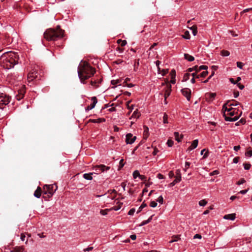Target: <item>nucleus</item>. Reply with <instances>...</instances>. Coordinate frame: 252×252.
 I'll use <instances>...</instances> for the list:
<instances>
[{"label":"nucleus","instance_id":"nucleus-37","mask_svg":"<svg viewBox=\"0 0 252 252\" xmlns=\"http://www.w3.org/2000/svg\"><path fill=\"white\" fill-rule=\"evenodd\" d=\"M208 68V66L206 65H201L199 67L198 69L196 70V72H199L201 70H206Z\"/></svg>","mask_w":252,"mask_h":252},{"label":"nucleus","instance_id":"nucleus-40","mask_svg":"<svg viewBox=\"0 0 252 252\" xmlns=\"http://www.w3.org/2000/svg\"><path fill=\"white\" fill-rule=\"evenodd\" d=\"M105 119L103 118L96 119V123H101L105 122Z\"/></svg>","mask_w":252,"mask_h":252},{"label":"nucleus","instance_id":"nucleus-14","mask_svg":"<svg viewBox=\"0 0 252 252\" xmlns=\"http://www.w3.org/2000/svg\"><path fill=\"white\" fill-rule=\"evenodd\" d=\"M25 91L24 89H21L18 91V94L16 95V98L17 100H20L23 98L25 94Z\"/></svg>","mask_w":252,"mask_h":252},{"label":"nucleus","instance_id":"nucleus-58","mask_svg":"<svg viewBox=\"0 0 252 252\" xmlns=\"http://www.w3.org/2000/svg\"><path fill=\"white\" fill-rule=\"evenodd\" d=\"M26 235L24 233H22L21 234V237L20 239L22 241H24L25 240Z\"/></svg>","mask_w":252,"mask_h":252},{"label":"nucleus","instance_id":"nucleus-42","mask_svg":"<svg viewBox=\"0 0 252 252\" xmlns=\"http://www.w3.org/2000/svg\"><path fill=\"white\" fill-rule=\"evenodd\" d=\"M157 201L160 204H162L163 202V197L161 195L159 196L157 199Z\"/></svg>","mask_w":252,"mask_h":252},{"label":"nucleus","instance_id":"nucleus-11","mask_svg":"<svg viewBox=\"0 0 252 252\" xmlns=\"http://www.w3.org/2000/svg\"><path fill=\"white\" fill-rule=\"evenodd\" d=\"M37 73V71L36 69H33L32 71H31L28 75V81L29 83H31L32 81H33L34 79H36V78L34 77L33 74Z\"/></svg>","mask_w":252,"mask_h":252},{"label":"nucleus","instance_id":"nucleus-31","mask_svg":"<svg viewBox=\"0 0 252 252\" xmlns=\"http://www.w3.org/2000/svg\"><path fill=\"white\" fill-rule=\"evenodd\" d=\"M190 29L192 31V33L194 35H196L197 33V27L196 26H193Z\"/></svg>","mask_w":252,"mask_h":252},{"label":"nucleus","instance_id":"nucleus-24","mask_svg":"<svg viewBox=\"0 0 252 252\" xmlns=\"http://www.w3.org/2000/svg\"><path fill=\"white\" fill-rule=\"evenodd\" d=\"M102 81V79H99V80H92L91 81V85L95 87V88H97L98 87V85H97V84H99V83H100Z\"/></svg>","mask_w":252,"mask_h":252},{"label":"nucleus","instance_id":"nucleus-8","mask_svg":"<svg viewBox=\"0 0 252 252\" xmlns=\"http://www.w3.org/2000/svg\"><path fill=\"white\" fill-rule=\"evenodd\" d=\"M10 97L4 94H0V109L5 108L4 106L7 105L10 102Z\"/></svg>","mask_w":252,"mask_h":252},{"label":"nucleus","instance_id":"nucleus-39","mask_svg":"<svg viewBox=\"0 0 252 252\" xmlns=\"http://www.w3.org/2000/svg\"><path fill=\"white\" fill-rule=\"evenodd\" d=\"M245 155L248 157H251L252 156V150H250L247 151L245 153Z\"/></svg>","mask_w":252,"mask_h":252},{"label":"nucleus","instance_id":"nucleus-29","mask_svg":"<svg viewBox=\"0 0 252 252\" xmlns=\"http://www.w3.org/2000/svg\"><path fill=\"white\" fill-rule=\"evenodd\" d=\"M190 76V74L189 73H186L184 74L183 81H187L189 78V76Z\"/></svg>","mask_w":252,"mask_h":252},{"label":"nucleus","instance_id":"nucleus-45","mask_svg":"<svg viewBox=\"0 0 252 252\" xmlns=\"http://www.w3.org/2000/svg\"><path fill=\"white\" fill-rule=\"evenodd\" d=\"M127 108L130 110H132V109H134L133 107V105L131 104L130 103V102H128L127 104Z\"/></svg>","mask_w":252,"mask_h":252},{"label":"nucleus","instance_id":"nucleus-19","mask_svg":"<svg viewBox=\"0 0 252 252\" xmlns=\"http://www.w3.org/2000/svg\"><path fill=\"white\" fill-rule=\"evenodd\" d=\"M42 189L40 187H38L34 192V196L36 198H40L41 196Z\"/></svg>","mask_w":252,"mask_h":252},{"label":"nucleus","instance_id":"nucleus-7","mask_svg":"<svg viewBox=\"0 0 252 252\" xmlns=\"http://www.w3.org/2000/svg\"><path fill=\"white\" fill-rule=\"evenodd\" d=\"M110 169L109 166H107L104 164L96 165L93 167V169L94 170V174H99L101 173L106 172Z\"/></svg>","mask_w":252,"mask_h":252},{"label":"nucleus","instance_id":"nucleus-4","mask_svg":"<svg viewBox=\"0 0 252 252\" xmlns=\"http://www.w3.org/2000/svg\"><path fill=\"white\" fill-rule=\"evenodd\" d=\"M58 189L56 184L45 185L43 187L42 192L44 194L47 195L48 198L53 196Z\"/></svg>","mask_w":252,"mask_h":252},{"label":"nucleus","instance_id":"nucleus-60","mask_svg":"<svg viewBox=\"0 0 252 252\" xmlns=\"http://www.w3.org/2000/svg\"><path fill=\"white\" fill-rule=\"evenodd\" d=\"M248 189L242 190L239 192V193L245 194L248 192Z\"/></svg>","mask_w":252,"mask_h":252},{"label":"nucleus","instance_id":"nucleus-56","mask_svg":"<svg viewBox=\"0 0 252 252\" xmlns=\"http://www.w3.org/2000/svg\"><path fill=\"white\" fill-rule=\"evenodd\" d=\"M158 152V149L156 147H155L154 148V151L153 152V155L154 156H156Z\"/></svg>","mask_w":252,"mask_h":252},{"label":"nucleus","instance_id":"nucleus-59","mask_svg":"<svg viewBox=\"0 0 252 252\" xmlns=\"http://www.w3.org/2000/svg\"><path fill=\"white\" fill-rule=\"evenodd\" d=\"M237 84L238 87H239V88L240 90H242L244 88V86L243 85L241 84V83H238Z\"/></svg>","mask_w":252,"mask_h":252},{"label":"nucleus","instance_id":"nucleus-5","mask_svg":"<svg viewBox=\"0 0 252 252\" xmlns=\"http://www.w3.org/2000/svg\"><path fill=\"white\" fill-rule=\"evenodd\" d=\"M240 108L243 109L242 106L237 102L228 101L223 104L221 110H239Z\"/></svg>","mask_w":252,"mask_h":252},{"label":"nucleus","instance_id":"nucleus-9","mask_svg":"<svg viewBox=\"0 0 252 252\" xmlns=\"http://www.w3.org/2000/svg\"><path fill=\"white\" fill-rule=\"evenodd\" d=\"M136 136H133L131 133H128L126 135V144H131L135 141Z\"/></svg>","mask_w":252,"mask_h":252},{"label":"nucleus","instance_id":"nucleus-55","mask_svg":"<svg viewBox=\"0 0 252 252\" xmlns=\"http://www.w3.org/2000/svg\"><path fill=\"white\" fill-rule=\"evenodd\" d=\"M148 224L147 221L146 220H143L141 222V223L139 225V226H142L143 225H145L146 224Z\"/></svg>","mask_w":252,"mask_h":252},{"label":"nucleus","instance_id":"nucleus-2","mask_svg":"<svg viewBox=\"0 0 252 252\" xmlns=\"http://www.w3.org/2000/svg\"><path fill=\"white\" fill-rule=\"evenodd\" d=\"M78 73L80 80L83 82L93 76L95 73V69L87 62H84L79 64Z\"/></svg>","mask_w":252,"mask_h":252},{"label":"nucleus","instance_id":"nucleus-41","mask_svg":"<svg viewBox=\"0 0 252 252\" xmlns=\"http://www.w3.org/2000/svg\"><path fill=\"white\" fill-rule=\"evenodd\" d=\"M121 208V205H119L118 206H114L112 207L111 208L109 209L110 211L111 210H115V211H118Z\"/></svg>","mask_w":252,"mask_h":252},{"label":"nucleus","instance_id":"nucleus-57","mask_svg":"<svg viewBox=\"0 0 252 252\" xmlns=\"http://www.w3.org/2000/svg\"><path fill=\"white\" fill-rule=\"evenodd\" d=\"M161 72H162V75L164 76L168 72V70L162 69Z\"/></svg>","mask_w":252,"mask_h":252},{"label":"nucleus","instance_id":"nucleus-44","mask_svg":"<svg viewBox=\"0 0 252 252\" xmlns=\"http://www.w3.org/2000/svg\"><path fill=\"white\" fill-rule=\"evenodd\" d=\"M173 144H174V142L172 140H170V139L168 140V141L167 142V144L168 147H172L173 146Z\"/></svg>","mask_w":252,"mask_h":252},{"label":"nucleus","instance_id":"nucleus-33","mask_svg":"<svg viewBox=\"0 0 252 252\" xmlns=\"http://www.w3.org/2000/svg\"><path fill=\"white\" fill-rule=\"evenodd\" d=\"M221 55L222 56H228L229 55H230V53L229 51H227V50H222L221 51Z\"/></svg>","mask_w":252,"mask_h":252},{"label":"nucleus","instance_id":"nucleus-16","mask_svg":"<svg viewBox=\"0 0 252 252\" xmlns=\"http://www.w3.org/2000/svg\"><path fill=\"white\" fill-rule=\"evenodd\" d=\"M198 140L197 139L194 140L191 145L188 148V151H190L196 148L198 145Z\"/></svg>","mask_w":252,"mask_h":252},{"label":"nucleus","instance_id":"nucleus-17","mask_svg":"<svg viewBox=\"0 0 252 252\" xmlns=\"http://www.w3.org/2000/svg\"><path fill=\"white\" fill-rule=\"evenodd\" d=\"M141 115L140 111H134L132 115L129 118L130 120H136Z\"/></svg>","mask_w":252,"mask_h":252},{"label":"nucleus","instance_id":"nucleus-30","mask_svg":"<svg viewBox=\"0 0 252 252\" xmlns=\"http://www.w3.org/2000/svg\"><path fill=\"white\" fill-rule=\"evenodd\" d=\"M140 174L138 170H135L133 172V177L134 179H136L137 177H140Z\"/></svg>","mask_w":252,"mask_h":252},{"label":"nucleus","instance_id":"nucleus-34","mask_svg":"<svg viewBox=\"0 0 252 252\" xmlns=\"http://www.w3.org/2000/svg\"><path fill=\"white\" fill-rule=\"evenodd\" d=\"M184 38L189 39L190 38V34L189 31H186L184 33V35L183 36Z\"/></svg>","mask_w":252,"mask_h":252},{"label":"nucleus","instance_id":"nucleus-13","mask_svg":"<svg viewBox=\"0 0 252 252\" xmlns=\"http://www.w3.org/2000/svg\"><path fill=\"white\" fill-rule=\"evenodd\" d=\"M171 92V84H169L168 83V81H167L166 89L165 91V93H164V95L165 100L170 95Z\"/></svg>","mask_w":252,"mask_h":252},{"label":"nucleus","instance_id":"nucleus-38","mask_svg":"<svg viewBox=\"0 0 252 252\" xmlns=\"http://www.w3.org/2000/svg\"><path fill=\"white\" fill-rule=\"evenodd\" d=\"M244 167L246 170H249L250 169L251 165L250 163H246L243 164Z\"/></svg>","mask_w":252,"mask_h":252},{"label":"nucleus","instance_id":"nucleus-49","mask_svg":"<svg viewBox=\"0 0 252 252\" xmlns=\"http://www.w3.org/2000/svg\"><path fill=\"white\" fill-rule=\"evenodd\" d=\"M135 211V209L134 208H132L130 209V210L128 212V215H133Z\"/></svg>","mask_w":252,"mask_h":252},{"label":"nucleus","instance_id":"nucleus-36","mask_svg":"<svg viewBox=\"0 0 252 252\" xmlns=\"http://www.w3.org/2000/svg\"><path fill=\"white\" fill-rule=\"evenodd\" d=\"M163 122L164 124H167L168 122V116L166 113H164L163 117Z\"/></svg>","mask_w":252,"mask_h":252},{"label":"nucleus","instance_id":"nucleus-47","mask_svg":"<svg viewBox=\"0 0 252 252\" xmlns=\"http://www.w3.org/2000/svg\"><path fill=\"white\" fill-rule=\"evenodd\" d=\"M179 183V180H174L172 183H171L169 184L170 187H173L175 186L177 183Z\"/></svg>","mask_w":252,"mask_h":252},{"label":"nucleus","instance_id":"nucleus-10","mask_svg":"<svg viewBox=\"0 0 252 252\" xmlns=\"http://www.w3.org/2000/svg\"><path fill=\"white\" fill-rule=\"evenodd\" d=\"M181 92L182 93L183 95L187 98L188 100H189L191 95L190 90L188 88H184L181 90Z\"/></svg>","mask_w":252,"mask_h":252},{"label":"nucleus","instance_id":"nucleus-21","mask_svg":"<svg viewBox=\"0 0 252 252\" xmlns=\"http://www.w3.org/2000/svg\"><path fill=\"white\" fill-rule=\"evenodd\" d=\"M94 173L91 172L89 173H85L83 175V177L84 179L88 180H92L93 179L92 175Z\"/></svg>","mask_w":252,"mask_h":252},{"label":"nucleus","instance_id":"nucleus-23","mask_svg":"<svg viewBox=\"0 0 252 252\" xmlns=\"http://www.w3.org/2000/svg\"><path fill=\"white\" fill-rule=\"evenodd\" d=\"M24 247H15L14 248L13 250L10 251V252H23L24 251Z\"/></svg>","mask_w":252,"mask_h":252},{"label":"nucleus","instance_id":"nucleus-27","mask_svg":"<svg viewBox=\"0 0 252 252\" xmlns=\"http://www.w3.org/2000/svg\"><path fill=\"white\" fill-rule=\"evenodd\" d=\"M180 239V235H174L172 237L171 240L169 241L170 243H172L174 242L177 241L178 240Z\"/></svg>","mask_w":252,"mask_h":252},{"label":"nucleus","instance_id":"nucleus-43","mask_svg":"<svg viewBox=\"0 0 252 252\" xmlns=\"http://www.w3.org/2000/svg\"><path fill=\"white\" fill-rule=\"evenodd\" d=\"M150 206L151 207H153V208L156 207L157 206V203L156 201H152L150 202Z\"/></svg>","mask_w":252,"mask_h":252},{"label":"nucleus","instance_id":"nucleus-18","mask_svg":"<svg viewBox=\"0 0 252 252\" xmlns=\"http://www.w3.org/2000/svg\"><path fill=\"white\" fill-rule=\"evenodd\" d=\"M149 135V128L146 126H144V131H143V138L146 140Z\"/></svg>","mask_w":252,"mask_h":252},{"label":"nucleus","instance_id":"nucleus-51","mask_svg":"<svg viewBox=\"0 0 252 252\" xmlns=\"http://www.w3.org/2000/svg\"><path fill=\"white\" fill-rule=\"evenodd\" d=\"M121 80H112L111 81V83L113 85H116V84H117L118 83H119L120 82Z\"/></svg>","mask_w":252,"mask_h":252},{"label":"nucleus","instance_id":"nucleus-61","mask_svg":"<svg viewBox=\"0 0 252 252\" xmlns=\"http://www.w3.org/2000/svg\"><path fill=\"white\" fill-rule=\"evenodd\" d=\"M119 164H120V166H121V167H122L124 166V159H122L120 160V162H119Z\"/></svg>","mask_w":252,"mask_h":252},{"label":"nucleus","instance_id":"nucleus-54","mask_svg":"<svg viewBox=\"0 0 252 252\" xmlns=\"http://www.w3.org/2000/svg\"><path fill=\"white\" fill-rule=\"evenodd\" d=\"M139 178L142 180V181H146L147 180V178L144 175H140V177H139Z\"/></svg>","mask_w":252,"mask_h":252},{"label":"nucleus","instance_id":"nucleus-48","mask_svg":"<svg viewBox=\"0 0 252 252\" xmlns=\"http://www.w3.org/2000/svg\"><path fill=\"white\" fill-rule=\"evenodd\" d=\"M245 182H246L244 178H242L238 182H237V185H240L241 184H244Z\"/></svg>","mask_w":252,"mask_h":252},{"label":"nucleus","instance_id":"nucleus-6","mask_svg":"<svg viewBox=\"0 0 252 252\" xmlns=\"http://www.w3.org/2000/svg\"><path fill=\"white\" fill-rule=\"evenodd\" d=\"M221 112L226 121L235 122L238 119L237 116H234L235 114L234 111H221Z\"/></svg>","mask_w":252,"mask_h":252},{"label":"nucleus","instance_id":"nucleus-53","mask_svg":"<svg viewBox=\"0 0 252 252\" xmlns=\"http://www.w3.org/2000/svg\"><path fill=\"white\" fill-rule=\"evenodd\" d=\"M94 249V248L93 247H88L86 249H84V252H89V251H91L92 250H93Z\"/></svg>","mask_w":252,"mask_h":252},{"label":"nucleus","instance_id":"nucleus-46","mask_svg":"<svg viewBox=\"0 0 252 252\" xmlns=\"http://www.w3.org/2000/svg\"><path fill=\"white\" fill-rule=\"evenodd\" d=\"M170 75L171 78H175L176 76V71L175 70L173 69L170 72Z\"/></svg>","mask_w":252,"mask_h":252},{"label":"nucleus","instance_id":"nucleus-20","mask_svg":"<svg viewBox=\"0 0 252 252\" xmlns=\"http://www.w3.org/2000/svg\"><path fill=\"white\" fill-rule=\"evenodd\" d=\"M236 215L235 214H227L224 215L223 217V219L225 220H235L236 218Z\"/></svg>","mask_w":252,"mask_h":252},{"label":"nucleus","instance_id":"nucleus-52","mask_svg":"<svg viewBox=\"0 0 252 252\" xmlns=\"http://www.w3.org/2000/svg\"><path fill=\"white\" fill-rule=\"evenodd\" d=\"M157 178H158L159 179H163L165 178L164 176L160 173L158 174Z\"/></svg>","mask_w":252,"mask_h":252},{"label":"nucleus","instance_id":"nucleus-22","mask_svg":"<svg viewBox=\"0 0 252 252\" xmlns=\"http://www.w3.org/2000/svg\"><path fill=\"white\" fill-rule=\"evenodd\" d=\"M174 135L175 138V140L177 141L178 142H180L181 139L183 138V136L182 135H180L179 132H175L174 133Z\"/></svg>","mask_w":252,"mask_h":252},{"label":"nucleus","instance_id":"nucleus-15","mask_svg":"<svg viewBox=\"0 0 252 252\" xmlns=\"http://www.w3.org/2000/svg\"><path fill=\"white\" fill-rule=\"evenodd\" d=\"M216 95V93H207L205 95L206 99L209 101H213Z\"/></svg>","mask_w":252,"mask_h":252},{"label":"nucleus","instance_id":"nucleus-35","mask_svg":"<svg viewBox=\"0 0 252 252\" xmlns=\"http://www.w3.org/2000/svg\"><path fill=\"white\" fill-rule=\"evenodd\" d=\"M207 203V201L205 199H203L199 201V205L200 206H205Z\"/></svg>","mask_w":252,"mask_h":252},{"label":"nucleus","instance_id":"nucleus-64","mask_svg":"<svg viewBox=\"0 0 252 252\" xmlns=\"http://www.w3.org/2000/svg\"><path fill=\"white\" fill-rule=\"evenodd\" d=\"M126 41L124 40L121 42V43L120 44V45L122 47H123V46H125L126 45Z\"/></svg>","mask_w":252,"mask_h":252},{"label":"nucleus","instance_id":"nucleus-62","mask_svg":"<svg viewBox=\"0 0 252 252\" xmlns=\"http://www.w3.org/2000/svg\"><path fill=\"white\" fill-rule=\"evenodd\" d=\"M239 157H235L233 158V162L235 163H237L239 161Z\"/></svg>","mask_w":252,"mask_h":252},{"label":"nucleus","instance_id":"nucleus-32","mask_svg":"<svg viewBox=\"0 0 252 252\" xmlns=\"http://www.w3.org/2000/svg\"><path fill=\"white\" fill-rule=\"evenodd\" d=\"M108 211H110L109 209H105V210H101L100 211V214L101 215H102V216H105V215H106L107 214V212Z\"/></svg>","mask_w":252,"mask_h":252},{"label":"nucleus","instance_id":"nucleus-25","mask_svg":"<svg viewBox=\"0 0 252 252\" xmlns=\"http://www.w3.org/2000/svg\"><path fill=\"white\" fill-rule=\"evenodd\" d=\"M185 59L189 62H192L194 60V58L187 53L184 54Z\"/></svg>","mask_w":252,"mask_h":252},{"label":"nucleus","instance_id":"nucleus-3","mask_svg":"<svg viewBox=\"0 0 252 252\" xmlns=\"http://www.w3.org/2000/svg\"><path fill=\"white\" fill-rule=\"evenodd\" d=\"M64 31L58 26L56 29H47L44 33V37L47 41H55L63 36Z\"/></svg>","mask_w":252,"mask_h":252},{"label":"nucleus","instance_id":"nucleus-50","mask_svg":"<svg viewBox=\"0 0 252 252\" xmlns=\"http://www.w3.org/2000/svg\"><path fill=\"white\" fill-rule=\"evenodd\" d=\"M237 65L238 67L242 69L244 65V63L242 62H237Z\"/></svg>","mask_w":252,"mask_h":252},{"label":"nucleus","instance_id":"nucleus-12","mask_svg":"<svg viewBox=\"0 0 252 252\" xmlns=\"http://www.w3.org/2000/svg\"><path fill=\"white\" fill-rule=\"evenodd\" d=\"M92 103L85 108V110H91L93 109L97 102V99L95 96H94L92 98Z\"/></svg>","mask_w":252,"mask_h":252},{"label":"nucleus","instance_id":"nucleus-1","mask_svg":"<svg viewBox=\"0 0 252 252\" xmlns=\"http://www.w3.org/2000/svg\"><path fill=\"white\" fill-rule=\"evenodd\" d=\"M18 60L19 57L17 53L8 52L0 57V63L4 68L10 69L18 63Z\"/></svg>","mask_w":252,"mask_h":252},{"label":"nucleus","instance_id":"nucleus-26","mask_svg":"<svg viewBox=\"0 0 252 252\" xmlns=\"http://www.w3.org/2000/svg\"><path fill=\"white\" fill-rule=\"evenodd\" d=\"M176 178L175 180H179V182H180L181 180V170L180 169H177L176 170Z\"/></svg>","mask_w":252,"mask_h":252},{"label":"nucleus","instance_id":"nucleus-28","mask_svg":"<svg viewBox=\"0 0 252 252\" xmlns=\"http://www.w3.org/2000/svg\"><path fill=\"white\" fill-rule=\"evenodd\" d=\"M208 74V72L207 71H204L200 75H198L196 76V78H199L200 77H205Z\"/></svg>","mask_w":252,"mask_h":252},{"label":"nucleus","instance_id":"nucleus-63","mask_svg":"<svg viewBox=\"0 0 252 252\" xmlns=\"http://www.w3.org/2000/svg\"><path fill=\"white\" fill-rule=\"evenodd\" d=\"M190 163L189 162H188V161H186L185 162V167L186 168H189L190 166Z\"/></svg>","mask_w":252,"mask_h":252}]
</instances>
